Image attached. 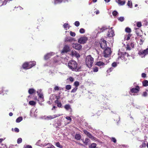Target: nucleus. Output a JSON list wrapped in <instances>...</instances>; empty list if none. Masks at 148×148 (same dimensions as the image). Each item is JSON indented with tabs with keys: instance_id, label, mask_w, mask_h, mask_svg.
<instances>
[{
	"instance_id": "obj_1",
	"label": "nucleus",
	"mask_w": 148,
	"mask_h": 148,
	"mask_svg": "<svg viewBox=\"0 0 148 148\" xmlns=\"http://www.w3.org/2000/svg\"><path fill=\"white\" fill-rule=\"evenodd\" d=\"M68 65L70 69L76 71H79L81 68L80 66H77V62L74 60L69 61L68 63Z\"/></svg>"
},
{
	"instance_id": "obj_2",
	"label": "nucleus",
	"mask_w": 148,
	"mask_h": 148,
	"mask_svg": "<svg viewBox=\"0 0 148 148\" xmlns=\"http://www.w3.org/2000/svg\"><path fill=\"white\" fill-rule=\"evenodd\" d=\"M86 64L88 68H91L92 66V64L94 62V59L91 56L89 55L86 56Z\"/></svg>"
},
{
	"instance_id": "obj_3",
	"label": "nucleus",
	"mask_w": 148,
	"mask_h": 148,
	"mask_svg": "<svg viewBox=\"0 0 148 148\" xmlns=\"http://www.w3.org/2000/svg\"><path fill=\"white\" fill-rule=\"evenodd\" d=\"M36 62L35 61L30 62H25L22 66L23 68L25 69H28L36 65Z\"/></svg>"
},
{
	"instance_id": "obj_4",
	"label": "nucleus",
	"mask_w": 148,
	"mask_h": 148,
	"mask_svg": "<svg viewBox=\"0 0 148 148\" xmlns=\"http://www.w3.org/2000/svg\"><path fill=\"white\" fill-rule=\"evenodd\" d=\"M88 40L87 37L83 36L78 39V42L81 44H84L86 43Z\"/></svg>"
},
{
	"instance_id": "obj_5",
	"label": "nucleus",
	"mask_w": 148,
	"mask_h": 148,
	"mask_svg": "<svg viewBox=\"0 0 148 148\" xmlns=\"http://www.w3.org/2000/svg\"><path fill=\"white\" fill-rule=\"evenodd\" d=\"M111 51L110 48L107 47L105 49L104 52V56L105 57H108L110 56L111 53Z\"/></svg>"
},
{
	"instance_id": "obj_6",
	"label": "nucleus",
	"mask_w": 148,
	"mask_h": 148,
	"mask_svg": "<svg viewBox=\"0 0 148 148\" xmlns=\"http://www.w3.org/2000/svg\"><path fill=\"white\" fill-rule=\"evenodd\" d=\"M100 44V47L102 49H105L107 46L106 41L103 38L101 39Z\"/></svg>"
},
{
	"instance_id": "obj_7",
	"label": "nucleus",
	"mask_w": 148,
	"mask_h": 148,
	"mask_svg": "<svg viewBox=\"0 0 148 148\" xmlns=\"http://www.w3.org/2000/svg\"><path fill=\"white\" fill-rule=\"evenodd\" d=\"M120 53L121 54V55L118 58H120L121 59V60H123L124 61L126 60V57H128L129 56V54L126 52L123 53H119L118 54L120 55Z\"/></svg>"
},
{
	"instance_id": "obj_8",
	"label": "nucleus",
	"mask_w": 148,
	"mask_h": 148,
	"mask_svg": "<svg viewBox=\"0 0 148 148\" xmlns=\"http://www.w3.org/2000/svg\"><path fill=\"white\" fill-rule=\"evenodd\" d=\"M84 133L86 134L88 137L90 138L91 139L93 140H95L97 141V139L90 134L89 132L87 131L86 130H83Z\"/></svg>"
},
{
	"instance_id": "obj_9",
	"label": "nucleus",
	"mask_w": 148,
	"mask_h": 148,
	"mask_svg": "<svg viewBox=\"0 0 148 148\" xmlns=\"http://www.w3.org/2000/svg\"><path fill=\"white\" fill-rule=\"evenodd\" d=\"M138 54L142 58L144 57L147 54H148V48L142 51H140Z\"/></svg>"
},
{
	"instance_id": "obj_10",
	"label": "nucleus",
	"mask_w": 148,
	"mask_h": 148,
	"mask_svg": "<svg viewBox=\"0 0 148 148\" xmlns=\"http://www.w3.org/2000/svg\"><path fill=\"white\" fill-rule=\"evenodd\" d=\"M41 91L42 90L41 89L38 90L37 91V93L39 96V98H40V99H41V101H44V97L43 94L41 92Z\"/></svg>"
},
{
	"instance_id": "obj_11",
	"label": "nucleus",
	"mask_w": 148,
	"mask_h": 148,
	"mask_svg": "<svg viewBox=\"0 0 148 148\" xmlns=\"http://www.w3.org/2000/svg\"><path fill=\"white\" fill-rule=\"evenodd\" d=\"M114 35V32L112 30V27H111L110 29H109L107 36H108L111 37L113 36Z\"/></svg>"
},
{
	"instance_id": "obj_12",
	"label": "nucleus",
	"mask_w": 148,
	"mask_h": 148,
	"mask_svg": "<svg viewBox=\"0 0 148 148\" xmlns=\"http://www.w3.org/2000/svg\"><path fill=\"white\" fill-rule=\"evenodd\" d=\"M73 47L74 48L77 50H79L82 48V45L77 43L73 44Z\"/></svg>"
},
{
	"instance_id": "obj_13",
	"label": "nucleus",
	"mask_w": 148,
	"mask_h": 148,
	"mask_svg": "<svg viewBox=\"0 0 148 148\" xmlns=\"http://www.w3.org/2000/svg\"><path fill=\"white\" fill-rule=\"evenodd\" d=\"M139 90V87L138 86H137L136 88H130V92L131 93H137Z\"/></svg>"
},
{
	"instance_id": "obj_14",
	"label": "nucleus",
	"mask_w": 148,
	"mask_h": 148,
	"mask_svg": "<svg viewBox=\"0 0 148 148\" xmlns=\"http://www.w3.org/2000/svg\"><path fill=\"white\" fill-rule=\"evenodd\" d=\"M107 64V62H103L99 61L97 62L96 65L100 66L101 68L103 67Z\"/></svg>"
},
{
	"instance_id": "obj_15",
	"label": "nucleus",
	"mask_w": 148,
	"mask_h": 148,
	"mask_svg": "<svg viewBox=\"0 0 148 148\" xmlns=\"http://www.w3.org/2000/svg\"><path fill=\"white\" fill-rule=\"evenodd\" d=\"M54 54V53L51 52L47 54L45 56L44 58L45 60H47L51 56H53Z\"/></svg>"
},
{
	"instance_id": "obj_16",
	"label": "nucleus",
	"mask_w": 148,
	"mask_h": 148,
	"mask_svg": "<svg viewBox=\"0 0 148 148\" xmlns=\"http://www.w3.org/2000/svg\"><path fill=\"white\" fill-rule=\"evenodd\" d=\"M69 47L68 45H65L62 51V53H66L69 51Z\"/></svg>"
},
{
	"instance_id": "obj_17",
	"label": "nucleus",
	"mask_w": 148,
	"mask_h": 148,
	"mask_svg": "<svg viewBox=\"0 0 148 148\" xmlns=\"http://www.w3.org/2000/svg\"><path fill=\"white\" fill-rule=\"evenodd\" d=\"M116 2L119 5H122L125 4V1L123 0H115Z\"/></svg>"
},
{
	"instance_id": "obj_18",
	"label": "nucleus",
	"mask_w": 148,
	"mask_h": 148,
	"mask_svg": "<svg viewBox=\"0 0 148 148\" xmlns=\"http://www.w3.org/2000/svg\"><path fill=\"white\" fill-rule=\"evenodd\" d=\"M108 29V28L106 26L103 27L102 28H100L99 29L97 34L99 33H100V32H102L107 29Z\"/></svg>"
},
{
	"instance_id": "obj_19",
	"label": "nucleus",
	"mask_w": 148,
	"mask_h": 148,
	"mask_svg": "<svg viewBox=\"0 0 148 148\" xmlns=\"http://www.w3.org/2000/svg\"><path fill=\"white\" fill-rule=\"evenodd\" d=\"M68 2V0H54V3L55 4L60 3L62 2Z\"/></svg>"
},
{
	"instance_id": "obj_20",
	"label": "nucleus",
	"mask_w": 148,
	"mask_h": 148,
	"mask_svg": "<svg viewBox=\"0 0 148 148\" xmlns=\"http://www.w3.org/2000/svg\"><path fill=\"white\" fill-rule=\"evenodd\" d=\"M75 138L77 140H80L81 138V136L79 134H76L75 136Z\"/></svg>"
},
{
	"instance_id": "obj_21",
	"label": "nucleus",
	"mask_w": 148,
	"mask_h": 148,
	"mask_svg": "<svg viewBox=\"0 0 148 148\" xmlns=\"http://www.w3.org/2000/svg\"><path fill=\"white\" fill-rule=\"evenodd\" d=\"M55 103L57 104V106L59 107H61L62 106L61 103L58 100L55 101Z\"/></svg>"
},
{
	"instance_id": "obj_22",
	"label": "nucleus",
	"mask_w": 148,
	"mask_h": 148,
	"mask_svg": "<svg viewBox=\"0 0 148 148\" xmlns=\"http://www.w3.org/2000/svg\"><path fill=\"white\" fill-rule=\"evenodd\" d=\"M35 90L33 88L29 89L28 90V92L30 94H32L35 92Z\"/></svg>"
},
{
	"instance_id": "obj_23",
	"label": "nucleus",
	"mask_w": 148,
	"mask_h": 148,
	"mask_svg": "<svg viewBox=\"0 0 148 148\" xmlns=\"http://www.w3.org/2000/svg\"><path fill=\"white\" fill-rule=\"evenodd\" d=\"M143 85L144 86H148V81L145 80L142 82Z\"/></svg>"
},
{
	"instance_id": "obj_24",
	"label": "nucleus",
	"mask_w": 148,
	"mask_h": 148,
	"mask_svg": "<svg viewBox=\"0 0 148 148\" xmlns=\"http://www.w3.org/2000/svg\"><path fill=\"white\" fill-rule=\"evenodd\" d=\"M44 119H45L49 120L52 119V115H49L47 116H44Z\"/></svg>"
},
{
	"instance_id": "obj_25",
	"label": "nucleus",
	"mask_w": 148,
	"mask_h": 148,
	"mask_svg": "<svg viewBox=\"0 0 148 148\" xmlns=\"http://www.w3.org/2000/svg\"><path fill=\"white\" fill-rule=\"evenodd\" d=\"M23 120V118L22 117H19L17 118L16 120V122L17 123H19Z\"/></svg>"
},
{
	"instance_id": "obj_26",
	"label": "nucleus",
	"mask_w": 148,
	"mask_h": 148,
	"mask_svg": "<svg viewBox=\"0 0 148 148\" xmlns=\"http://www.w3.org/2000/svg\"><path fill=\"white\" fill-rule=\"evenodd\" d=\"M65 40L66 41L71 42L73 40V38L71 37H66Z\"/></svg>"
},
{
	"instance_id": "obj_27",
	"label": "nucleus",
	"mask_w": 148,
	"mask_h": 148,
	"mask_svg": "<svg viewBox=\"0 0 148 148\" xmlns=\"http://www.w3.org/2000/svg\"><path fill=\"white\" fill-rule=\"evenodd\" d=\"M65 108L67 110H69L70 109H71L70 106L69 104H66L64 106Z\"/></svg>"
},
{
	"instance_id": "obj_28",
	"label": "nucleus",
	"mask_w": 148,
	"mask_h": 148,
	"mask_svg": "<svg viewBox=\"0 0 148 148\" xmlns=\"http://www.w3.org/2000/svg\"><path fill=\"white\" fill-rule=\"evenodd\" d=\"M90 141L89 139L88 138H86L85 139L84 141H83V143H84L86 145H88V143Z\"/></svg>"
},
{
	"instance_id": "obj_29",
	"label": "nucleus",
	"mask_w": 148,
	"mask_h": 148,
	"mask_svg": "<svg viewBox=\"0 0 148 148\" xmlns=\"http://www.w3.org/2000/svg\"><path fill=\"white\" fill-rule=\"evenodd\" d=\"M96 146V144L95 143H92L89 146V147L90 148H95Z\"/></svg>"
},
{
	"instance_id": "obj_30",
	"label": "nucleus",
	"mask_w": 148,
	"mask_h": 148,
	"mask_svg": "<svg viewBox=\"0 0 148 148\" xmlns=\"http://www.w3.org/2000/svg\"><path fill=\"white\" fill-rule=\"evenodd\" d=\"M62 115V114H57L53 115H52V119L55 118H56L57 117L59 116Z\"/></svg>"
},
{
	"instance_id": "obj_31",
	"label": "nucleus",
	"mask_w": 148,
	"mask_h": 148,
	"mask_svg": "<svg viewBox=\"0 0 148 148\" xmlns=\"http://www.w3.org/2000/svg\"><path fill=\"white\" fill-rule=\"evenodd\" d=\"M125 31L127 33H129L131 32V29L130 28L127 27L125 29Z\"/></svg>"
},
{
	"instance_id": "obj_32",
	"label": "nucleus",
	"mask_w": 148,
	"mask_h": 148,
	"mask_svg": "<svg viewBox=\"0 0 148 148\" xmlns=\"http://www.w3.org/2000/svg\"><path fill=\"white\" fill-rule=\"evenodd\" d=\"M127 5L130 8L132 7V1H128L127 3Z\"/></svg>"
},
{
	"instance_id": "obj_33",
	"label": "nucleus",
	"mask_w": 148,
	"mask_h": 148,
	"mask_svg": "<svg viewBox=\"0 0 148 148\" xmlns=\"http://www.w3.org/2000/svg\"><path fill=\"white\" fill-rule=\"evenodd\" d=\"M29 104L30 105L34 106L35 105L36 102L34 101H30L29 102Z\"/></svg>"
},
{
	"instance_id": "obj_34",
	"label": "nucleus",
	"mask_w": 148,
	"mask_h": 148,
	"mask_svg": "<svg viewBox=\"0 0 148 148\" xmlns=\"http://www.w3.org/2000/svg\"><path fill=\"white\" fill-rule=\"evenodd\" d=\"M56 145L58 147H59V148H62V145H61L60 144V143H59V142H57L56 144Z\"/></svg>"
},
{
	"instance_id": "obj_35",
	"label": "nucleus",
	"mask_w": 148,
	"mask_h": 148,
	"mask_svg": "<svg viewBox=\"0 0 148 148\" xmlns=\"http://www.w3.org/2000/svg\"><path fill=\"white\" fill-rule=\"evenodd\" d=\"M74 85L75 86V87L77 88V87L79 85V82L78 81H75L74 83Z\"/></svg>"
},
{
	"instance_id": "obj_36",
	"label": "nucleus",
	"mask_w": 148,
	"mask_h": 148,
	"mask_svg": "<svg viewBox=\"0 0 148 148\" xmlns=\"http://www.w3.org/2000/svg\"><path fill=\"white\" fill-rule=\"evenodd\" d=\"M118 12L114 10L112 12V14L114 16H117L118 14Z\"/></svg>"
},
{
	"instance_id": "obj_37",
	"label": "nucleus",
	"mask_w": 148,
	"mask_h": 148,
	"mask_svg": "<svg viewBox=\"0 0 148 148\" xmlns=\"http://www.w3.org/2000/svg\"><path fill=\"white\" fill-rule=\"evenodd\" d=\"M146 146V144L145 143V142H143V143L142 145H140V148H143V147H145Z\"/></svg>"
},
{
	"instance_id": "obj_38",
	"label": "nucleus",
	"mask_w": 148,
	"mask_h": 148,
	"mask_svg": "<svg viewBox=\"0 0 148 148\" xmlns=\"http://www.w3.org/2000/svg\"><path fill=\"white\" fill-rule=\"evenodd\" d=\"M22 139L21 138H19L17 140V143L18 144H20L22 142Z\"/></svg>"
},
{
	"instance_id": "obj_39",
	"label": "nucleus",
	"mask_w": 148,
	"mask_h": 148,
	"mask_svg": "<svg viewBox=\"0 0 148 148\" xmlns=\"http://www.w3.org/2000/svg\"><path fill=\"white\" fill-rule=\"evenodd\" d=\"M71 86L70 85H68L66 86V88L68 90H70L71 88Z\"/></svg>"
},
{
	"instance_id": "obj_40",
	"label": "nucleus",
	"mask_w": 148,
	"mask_h": 148,
	"mask_svg": "<svg viewBox=\"0 0 148 148\" xmlns=\"http://www.w3.org/2000/svg\"><path fill=\"white\" fill-rule=\"evenodd\" d=\"M79 32L81 34H83L85 32V30L83 28H81L79 30Z\"/></svg>"
},
{
	"instance_id": "obj_41",
	"label": "nucleus",
	"mask_w": 148,
	"mask_h": 148,
	"mask_svg": "<svg viewBox=\"0 0 148 148\" xmlns=\"http://www.w3.org/2000/svg\"><path fill=\"white\" fill-rule=\"evenodd\" d=\"M118 20L121 22L123 21L124 19V18L123 17H120L118 18Z\"/></svg>"
},
{
	"instance_id": "obj_42",
	"label": "nucleus",
	"mask_w": 148,
	"mask_h": 148,
	"mask_svg": "<svg viewBox=\"0 0 148 148\" xmlns=\"http://www.w3.org/2000/svg\"><path fill=\"white\" fill-rule=\"evenodd\" d=\"M77 89V88L75 87L73 88L71 91V92H75Z\"/></svg>"
},
{
	"instance_id": "obj_43",
	"label": "nucleus",
	"mask_w": 148,
	"mask_h": 148,
	"mask_svg": "<svg viewBox=\"0 0 148 148\" xmlns=\"http://www.w3.org/2000/svg\"><path fill=\"white\" fill-rule=\"evenodd\" d=\"M74 24L77 27H78L79 25V23L78 21H76L75 22Z\"/></svg>"
},
{
	"instance_id": "obj_44",
	"label": "nucleus",
	"mask_w": 148,
	"mask_h": 148,
	"mask_svg": "<svg viewBox=\"0 0 148 148\" xmlns=\"http://www.w3.org/2000/svg\"><path fill=\"white\" fill-rule=\"evenodd\" d=\"M60 90V87L57 86H56L55 87L54 90L56 91V90Z\"/></svg>"
},
{
	"instance_id": "obj_45",
	"label": "nucleus",
	"mask_w": 148,
	"mask_h": 148,
	"mask_svg": "<svg viewBox=\"0 0 148 148\" xmlns=\"http://www.w3.org/2000/svg\"><path fill=\"white\" fill-rule=\"evenodd\" d=\"M93 71L94 72H97L98 71V69L97 67H95L92 68Z\"/></svg>"
},
{
	"instance_id": "obj_46",
	"label": "nucleus",
	"mask_w": 148,
	"mask_h": 148,
	"mask_svg": "<svg viewBox=\"0 0 148 148\" xmlns=\"http://www.w3.org/2000/svg\"><path fill=\"white\" fill-rule=\"evenodd\" d=\"M63 26L64 28H66L67 27H69V25L68 23H64L63 25Z\"/></svg>"
},
{
	"instance_id": "obj_47",
	"label": "nucleus",
	"mask_w": 148,
	"mask_h": 148,
	"mask_svg": "<svg viewBox=\"0 0 148 148\" xmlns=\"http://www.w3.org/2000/svg\"><path fill=\"white\" fill-rule=\"evenodd\" d=\"M70 34L73 37H74L75 35V33L74 32H73L71 31L70 32Z\"/></svg>"
},
{
	"instance_id": "obj_48",
	"label": "nucleus",
	"mask_w": 148,
	"mask_h": 148,
	"mask_svg": "<svg viewBox=\"0 0 148 148\" xmlns=\"http://www.w3.org/2000/svg\"><path fill=\"white\" fill-rule=\"evenodd\" d=\"M111 140L114 143H116V140L114 138H112Z\"/></svg>"
},
{
	"instance_id": "obj_49",
	"label": "nucleus",
	"mask_w": 148,
	"mask_h": 148,
	"mask_svg": "<svg viewBox=\"0 0 148 148\" xmlns=\"http://www.w3.org/2000/svg\"><path fill=\"white\" fill-rule=\"evenodd\" d=\"M137 26L138 27H140L141 26V24L140 22H138L137 23Z\"/></svg>"
},
{
	"instance_id": "obj_50",
	"label": "nucleus",
	"mask_w": 148,
	"mask_h": 148,
	"mask_svg": "<svg viewBox=\"0 0 148 148\" xmlns=\"http://www.w3.org/2000/svg\"><path fill=\"white\" fill-rule=\"evenodd\" d=\"M24 148H32L31 146L29 145H27L24 146Z\"/></svg>"
},
{
	"instance_id": "obj_51",
	"label": "nucleus",
	"mask_w": 148,
	"mask_h": 148,
	"mask_svg": "<svg viewBox=\"0 0 148 148\" xmlns=\"http://www.w3.org/2000/svg\"><path fill=\"white\" fill-rule=\"evenodd\" d=\"M65 118L66 119L70 121L72 120L71 118L69 116H66L65 117Z\"/></svg>"
},
{
	"instance_id": "obj_52",
	"label": "nucleus",
	"mask_w": 148,
	"mask_h": 148,
	"mask_svg": "<svg viewBox=\"0 0 148 148\" xmlns=\"http://www.w3.org/2000/svg\"><path fill=\"white\" fill-rule=\"evenodd\" d=\"M117 65L116 63L115 62L113 63L112 64V66L114 67H115Z\"/></svg>"
},
{
	"instance_id": "obj_53",
	"label": "nucleus",
	"mask_w": 148,
	"mask_h": 148,
	"mask_svg": "<svg viewBox=\"0 0 148 148\" xmlns=\"http://www.w3.org/2000/svg\"><path fill=\"white\" fill-rule=\"evenodd\" d=\"M14 131L16 132H18L19 130L18 128L16 127L14 129Z\"/></svg>"
},
{
	"instance_id": "obj_54",
	"label": "nucleus",
	"mask_w": 148,
	"mask_h": 148,
	"mask_svg": "<svg viewBox=\"0 0 148 148\" xmlns=\"http://www.w3.org/2000/svg\"><path fill=\"white\" fill-rule=\"evenodd\" d=\"M147 95V93L146 92H143V96L144 97H146Z\"/></svg>"
},
{
	"instance_id": "obj_55",
	"label": "nucleus",
	"mask_w": 148,
	"mask_h": 148,
	"mask_svg": "<svg viewBox=\"0 0 148 148\" xmlns=\"http://www.w3.org/2000/svg\"><path fill=\"white\" fill-rule=\"evenodd\" d=\"M141 75H142V77H144V78L146 77V74L144 73H142Z\"/></svg>"
},
{
	"instance_id": "obj_56",
	"label": "nucleus",
	"mask_w": 148,
	"mask_h": 148,
	"mask_svg": "<svg viewBox=\"0 0 148 148\" xmlns=\"http://www.w3.org/2000/svg\"><path fill=\"white\" fill-rule=\"evenodd\" d=\"M69 80L70 81L73 82L74 80L73 78L72 77H70L69 78Z\"/></svg>"
},
{
	"instance_id": "obj_57",
	"label": "nucleus",
	"mask_w": 148,
	"mask_h": 148,
	"mask_svg": "<svg viewBox=\"0 0 148 148\" xmlns=\"http://www.w3.org/2000/svg\"><path fill=\"white\" fill-rule=\"evenodd\" d=\"M112 68H110L107 71V72L109 73L112 71Z\"/></svg>"
},
{
	"instance_id": "obj_58",
	"label": "nucleus",
	"mask_w": 148,
	"mask_h": 148,
	"mask_svg": "<svg viewBox=\"0 0 148 148\" xmlns=\"http://www.w3.org/2000/svg\"><path fill=\"white\" fill-rule=\"evenodd\" d=\"M130 34L128 35L127 37V40H128L130 39Z\"/></svg>"
},
{
	"instance_id": "obj_59",
	"label": "nucleus",
	"mask_w": 148,
	"mask_h": 148,
	"mask_svg": "<svg viewBox=\"0 0 148 148\" xmlns=\"http://www.w3.org/2000/svg\"><path fill=\"white\" fill-rule=\"evenodd\" d=\"M75 56L77 57H80V55L79 54L77 53H75Z\"/></svg>"
},
{
	"instance_id": "obj_60",
	"label": "nucleus",
	"mask_w": 148,
	"mask_h": 148,
	"mask_svg": "<svg viewBox=\"0 0 148 148\" xmlns=\"http://www.w3.org/2000/svg\"><path fill=\"white\" fill-rule=\"evenodd\" d=\"M95 12L96 13V14H99V11L98 10H97Z\"/></svg>"
},
{
	"instance_id": "obj_61",
	"label": "nucleus",
	"mask_w": 148,
	"mask_h": 148,
	"mask_svg": "<svg viewBox=\"0 0 148 148\" xmlns=\"http://www.w3.org/2000/svg\"><path fill=\"white\" fill-rule=\"evenodd\" d=\"M55 148V147L53 145H51L50 147H48L47 148Z\"/></svg>"
},
{
	"instance_id": "obj_62",
	"label": "nucleus",
	"mask_w": 148,
	"mask_h": 148,
	"mask_svg": "<svg viewBox=\"0 0 148 148\" xmlns=\"http://www.w3.org/2000/svg\"><path fill=\"white\" fill-rule=\"evenodd\" d=\"M110 0H104L106 3H108L110 1Z\"/></svg>"
},
{
	"instance_id": "obj_63",
	"label": "nucleus",
	"mask_w": 148,
	"mask_h": 148,
	"mask_svg": "<svg viewBox=\"0 0 148 148\" xmlns=\"http://www.w3.org/2000/svg\"><path fill=\"white\" fill-rule=\"evenodd\" d=\"M12 115H13V113L12 112H11L9 113V115L10 116H12Z\"/></svg>"
},
{
	"instance_id": "obj_64",
	"label": "nucleus",
	"mask_w": 148,
	"mask_h": 148,
	"mask_svg": "<svg viewBox=\"0 0 148 148\" xmlns=\"http://www.w3.org/2000/svg\"><path fill=\"white\" fill-rule=\"evenodd\" d=\"M40 142V140H39L36 143V144L37 145H39L38 143H39Z\"/></svg>"
}]
</instances>
